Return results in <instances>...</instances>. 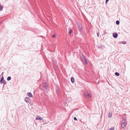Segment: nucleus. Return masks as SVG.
I'll use <instances>...</instances> for the list:
<instances>
[{"label": "nucleus", "mask_w": 130, "mask_h": 130, "mask_svg": "<svg viewBox=\"0 0 130 130\" xmlns=\"http://www.w3.org/2000/svg\"><path fill=\"white\" fill-rule=\"evenodd\" d=\"M81 58L83 62H85L86 64H88L87 61L83 54H82V56L81 57Z\"/></svg>", "instance_id": "1"}, {"label": "nucleus", "mask_w": 130, "mask_h": 130, "mask_svg": "<svg viewBox=\"0 0 130 130\" xmlns=\"http://www.w3.org/2000/svg\"><path fill=\"white\" fill-rule=\"evenodd\" d=\"M126 119L125 118L123 119L122 121V123L121 124L122 128H124L126 126Z\"/></svg>", "instance_id": "2"}, {"label": "nucleus", "mask_w": 130, "mask_h": 130, "mask_svg": "<svg viewBox=\"0 0 130 130\" xmlns=\"http://www.w3.org/2000/svg\"><path fill=\"white\" fill-rule=\"evenodd\" d=\"M77 25L78 27V29L79 31H81L82 29V26L81 24L80 23H77Z\"/></svg>", "instance_id": "3"}, {"label": "nucleus", "mask_w": 130, "mask_h": 130, "mask_svg": "<svg viewBox=\"0 0 130 130\" xmlns=\"http://www.w3.org/2000/svg\"><path fill=\"white\" fill-rule=\"evenodd\" d=\"M84 95L86 97L89 98H91V95H90L88 92H85L84 93Z\"/></svg>", "instance_id": "4"}, {"label": "nucleus", "mask_w": 130, "mask_h": 130, "mask_svg": "<svg viewBox=\"0 0 130 130\" xmlns=\"http://www.w3.org/2000/svg\"><path fill=\"white\" fill-rule=\"evenodd\" d=\"M56 92L57 94H59L60 92V88L59 86H56Z\"/></svg>", "instance_id": "5"}, {"label": "nucleus", "mask_w": 130, "mask_h": 130, "mask_svg": "<svg viewBox=\"0 0 130 130\" xmlns=\"http://www.w3.org/2000/svg\"><path fill=\"white\" fill-rule=\"evenodd\" d=\"M30 99L28 97H26L25 98V101L26 102H27L29 103V102H30Z\"/></svg>", "instance_id": "6"}, {"label": "nucleus", "mask_w": 130, "mask_h": 130, "mask_svg": "<svg viewBox=\"0 0 130 130\" xmlns=\"http://www.w3.org/2000/svg\"><path fill=\"white\" fill-rule=\"evenodd\" d=\"M43 88H45V89H47V87L48 86L47 83L45 82H44V83H43Z\"/></svg>", "instance_id": "7"}, {"label": "nucleus", "mask_w": 130, "mask_h": 130, "mask_svg": "<svg viewBox=\"0 0 130 130\" xmlns=\"http://www.w3.org/2000/svg\"><path fill=\"white\" fill-rule=\"evenodd\" d=\"M113 37L115 38H116L118 36V34L117 33H113Z\"/></svg>", "instance_id": "8"}, {"label": "nucleus", "mask_w": 130, "mask_h": 130, "mask_svg": "<svg viewBox=\"0 0 130 130\" xmlns=\"http://www.w3.org/2000/svg\"><path fill=\"white\" fill-rule=\"evenodd\" d=\"M43 119L41 117H40L39 116H37L36 117V120H43Z\"/></svg>", "instance_id": "9"}, {"label": "nucleus", "mask_w": 130, "mask_h": 130, "mask_svg": "<svg viewBox=\"0 0 130 130\" xmlns=\"http://www.w3.org/2000/svg\"><path fill=\"white\" fill-rule=\"evenodd\" d=\"M27 96L30 97H32V95L31 92H27Z\"/></svg>", "instance_id": "10"}, {"label": "nucleus", "mask_w": 130, "mask_h": 130, "mask_svg": "<svg viewBox=\"0 0 130 130\" xmlns=\"http://www.w3.org/2000/svg\"><path fill=\"white\" fill-rule=\"evenodd\" d=\"M71 81L72 83H73L74 81V78L72 77L71 78Z\"/></svg>", "instance_id": "11"}, {"label": "nucleus", "mask_w": 130, "mask_h": 130, "mask_svg": "<svg viewBox=\"0 0 130 130\" xmlns=\"http://www.w3.org/2000/svg\"><path fill=\"white\" fill-rule=\"evenodd\" d=\"M1 84H5L6 83V82L5 80H3V81L1 83H0Z\"/></svg>", "instance_id": "12"}, {"label": "nucleus", "mask_w": 130, "mask_h": 130, "mask_svg": "<svg viewBox=\"0 0 130 130\" xmlns=\"http://www.w3.org/2000/svg\"><path fill=\"white\" fill-rule=\"evenodd\" d=\"M4 80V77L3 76H2L1 78V79L0 80V83H1L3 81V80Z\"/></svg>", "instance_id": "13"}, {"label": "nucleus", "mask_w": 130, "mask_h": 130, "mask_svg": "<svg viewBox=\"0 0 130 130\" xmlns=\"http://www.w3.org/2000/svg\"><path fill=\"white\" fill-rule=\"evenodd\" d=\"M11 79V77L9 76L7 77V80L8 81H9Z\"/></svg>", "instance_id": "14"}, {"label": "nucleus", "mask_w": 130, "mask_h": 130, "mask_svg": "<svg viewBox=\"0 0 130 130\" xmlns=\"http://www.w3.org/2000/svg\"><path fill=\"white\" fill-rule=\"evenodd\" d=\"M115 75L117 76H119L120 75L119 73L117 72H116L115 73Z\"/></svg>", "instance_id": "15"}, {"label": "nucleus", "mask_w": 130, "mask_h": 130, "mask_svg": "<svg viewBox=\"0 0 130 130\" xmlns=\"http://www.w3.org/2000/svg\"><path fill=\"white\" fill-rule=\"evenodd\" d=\"M119 21L118 20H117L116 21V23L117 25H119Z\"/></svg>", "instance_id": "16"}, {"label": "nucleus", "mask_w": 130, "mask_h": 130, "mask_svg": "<svg viewBox=\"0 0 130 130\" xmlns=\"http://www.w3.org/2000/svg\"><path fill=\"white\" fill-rule=\"evenodd\" d=\"M111 116H112V113H110V112L109 114L108 117L109 118H110L111 117Z\"/></svg>", "instance_id": "17"}, {"label": "nucleus", "mask_w": 130, "mask_h": 130, "mask_svg": "<svg viewBox=\"0 0 130 130\" xmlns=\"http://www.w3.org/2000/svg\"><path fill=\"white\" fill-rule=\"evenodd\" d=\"M119 43L124 44L126 43V42L124 41L123 42H119Z\"/></svg>", "instance_id": "18"}, {"label": "nucleus", "mask_w": 130, "mask_h": 130, "mask_svg": "<svg viewBox=\"0 0 130 130\" xmlns=\"http://www.w3.org/2000/svg\"><path fill=\"white\" fill-rule=\"evenodd\" d=\"M72 30L71 29L69 32V34H70V35H71V34L72 33Z\"/></svg>", "instance_id": "19"}, {"label": "nucleus", "mask_w": 130, "mask_h": 130, "mask_svg": "<svg viewBox=\"0 0 130 130\" xmlns=\"http://www.w3.org/2000/svg\"><path fill=\"white\" fill-rule=\"evenodd\" d=\"M3 9V7L2 6L0 5V11L2 10Z\"/></svg>", "instance_id": "20"}, {"label": "nucleus", "mask_w": 130, "mask_h": 130, "mask_svg": "<svg viewBox=\"0 0 130 130\" xmlns=\"http://www.w3.org/2000/svg\"><path fill=\"white\" fill-rule=\"evenodd\" d=\"M56 37V36L55 35H53V36H52V37L54 38H55Z\"/></svg>", "instance_id": "21"}, {"label": "nucleus", "mask_w": 130, "mask_h": 130, "mask_svg": "<svg viewBox=\"0 0 130 130\" xmlns=\"http://www.w3.org/2000/svg\"><path fill=\"white\" fill-rule=\"evenodd\" d=\"M114 129V127H112V128H109V130H113V129Z\"/></svg>", "instance_id": "22"}, {"label": "nucleus", "mask_w": 130, "mask_h": 130, "mask_svg": "<svg viewBox=\"0 0 130 130\" xmlns=\"http://www.w3.org/2000/svg\"><path fill=\"white\" fill-rule=\"evenodd\" d=\"M74 120H75L77 121V119L76 117H74Z\"/></svg>", "instance_id": "23"}, {"label": "nucleus", "mask_w": 130, "mask_h": 130, "mask_svg": "<svg viewBox=\"0 0 130 130\" xmlns=\"http://www.w3.org/2000/svg\"><path fill=\"white\" fill-rule=\"evenodd\" d=\"M109 0H106V4H107V2H108V1H109Z\"/></svg>", "instance_id": "24"}, {"label": "nucleus", "mask_w": 130, "mask_h": 130, "mask_svg": "<svg viewBox=\"0 0 130 130\" xmlns=\"http://www.w3.org/2000/svg\"><path fill=\"white\" fill-rule=\"evenodd\" d=\"M97 36L98 37H99V33H97Z\"/></svg>", "instance_id": "25"}, {"label": "nucleus", "mask_w": 130, "mask_h": 130, "mask_svg": "<svg viewBox=\"0 0 130 130\" xmlns=\"http://www.w3.org/2000/svg\"><path fill=\"white\" fill-rule=\"evenodd\" d=\"M106 34V32H105V34Z\"/></svg>", "instance_id": "26"}, {"label": "nucleus", "mask_w": 130, "mask_h": 130, "mask_svg": "<svg viewBox=\"0 0 130 130\" xmlns=\"http://www.w3.org/2000/svg\"><path fill=\"white\" fill-rule=\"evenodd\" d=\"M43 89L44 90H45V89H44V88H43Z\"/></svg>", "instance_id": "27"}]
</instances>
